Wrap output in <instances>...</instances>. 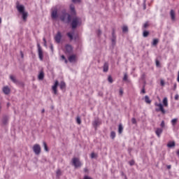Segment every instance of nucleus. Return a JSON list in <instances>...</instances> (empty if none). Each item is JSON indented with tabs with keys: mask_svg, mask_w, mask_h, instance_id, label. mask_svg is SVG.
<instances>
[{
	"mask_svg": "<svg viewBox=\"0 0 179 179\" xmlns=\"http://www.w3.org/2000/svg\"><path fill=\"white\" fill-rule=\"evenodd\" d=\"M38 80H43V79H44V71H41L39 72V74L38 76Z\"/></svg>",
	"mask_w": 179,
	"mask_h": 179,
	"instance_id": "16",
	"label": "nucleus"
},
{
	"mask_svg": "<svg viewBox=\"0 0 179 179\" xmlns=\"http://www.w3.org/2000/svg\"><path fill=\"white\" fill-rule=\"evenodd\" d=\"M99 34H101V31L99 30Z\"/></svg>",
	"mask_w": 179,
	"mask_h": 179,
	"instance_id": "59",
	"label": "nucleus"
},
{
	"mask_svg": "<svg viewBox=\"0 0 179 179\" xmlns=\"http://www.w3.org/2000/svg\"><path fill=\"white\" fill-rule=\"evenodd\" d=\"M113 38H112V43L113 44H115V32L113 31L112 34Z\"/></svg>",
	"mask_w": 179,
	"mask_h": 179,
	"instance_id": "30",
	"label": "nucleus"
},
{
	"mask_svg": "<svg viewBox=\"0 0 179 179\" xmlns=\"http://www.w3.org/2000/svg\"><path fill=\"white\" fill-rule=\"evenodd\" d=\"M51 17L53 20L58 18V8L57 7L52 8Z\"/></svg>",
	"mask_w": 179,
	"mask_h": 179,
	"instance_id": "4",
	"label": "nucleus"
},
{
	"mask_svg": "<svg viewBox=\"0 0 179 179\" xmlns=\"http://www.w3.org/2000/svg\"><path fill=\"white\" fill-rule=\"evenodd\" d=\"M58 85H59V83L58 80H55V84L52 87V90L55 94H58Z\"/></svg>",
	"mask_w": 179,
	"mask_h": 179,
	"instance_id": "8",
	"label": "nucleus"
},
{
	"mask_svg": "<svg viewBox=\"0 0 179 179\" xmlns=\"http://www.w3.org/2000/svg\"><path fill=\"white\" fill-rule=\"evenodd\" d=\"M177 121H178V119L177 118H174L171 120V124L173 125V127H176V124H177Z\"/></svg>",
	"mask_w": 179,
	"mask_h": 179,
	"instance_id": "27",
	"label": "nucleus"
},
{
	"mask_svg": "<svg viewBox=\"0 0 179 179\" xmlns=\"http://www.w3.org/2000/svg\"><path fill=\"white\" fill-rule=\"evenodd\" d=\"M0 110H1V106H0Z\"/></svg>",
	"mask_w": 179,
	"mask_h": 179,
	"instance_id": "61",
	"label": "nucleus"
},
{
	"mask_svg": "<svg viewBox=\"0 0 179 179\" xmlns=\"http://www.w3.org/2000/svg\"><path fill=\"white\" fill-rule=\"evenodd\" d=\"M147 27H149V22H146L143 26V29H147Z\"/></svg>",
	"mask_w": 179,
	"mask_h": 179,
	"instance_id": "35",
	"label": "nucleus"
},
{
	"mask_svg": "<svg viewBox=\"0 0 179 179\" xmlns=\"http://www.w3.org/2000/svg\"><path fill=\"white\" fill-rule=\"evenodd\" d=\"M84 171H85V173H89V169H87V168H85V169H84Z\"/></svg>",
	"mask_w": 179,
	"mask_h": 179,
	"instance_id": "53",
	"label": "nucleus"
},
{
	"mask_svg": "<svg viewBox=\"0 0 179 179\" xmlns=\"http://www.w3.org/2000/svg\"><path fill=\"white\" fill-rule=\"evenodd\" d=\"M163 104H164V107H167V106H169V102H168L167 98H164Z\"/></svg>",
	"mask_w": 179,
	"mask_h": 179,
	"instance_id": "26",
	"label": "nucleus"
},
{
	"mask_svg": "<svg viewBox=\"0 0 179 179\" xmlns=\"http://www.w3.org/2000/svg\"><path fill=\"white\" fill-rule=\"evenodd\" d=\"M10 80H12V82H13V83H17V80H16V77L11 75L10 76Z\"/></svg>",
	"mask_w": 179,
	"mask_h": 179,
	"instance_id": "23",
	"label": "nucleus"
},
{
	"mask_svg": "<svg viewBox=\"0 0 179 179\" xmlns=\"http://www.w3.org/2000/svg\"><path fill=\"white\" fill-rule=\"evenodd\" d=\"M50 48H51V50H52V49H53V47H52V45H51V46H50Z\"/></svg>",
	"mask_w": 179,
	"mask_h": 179,
	"instance_id": "60",
	"label": "nucleus"
},
{
	"mask_svg": "<svg viewBox=\"0 0 179 179\" xmlns=\"http://www.w3.org/2000/svg\"><path fill=\"white\" fill-rule=\"evenodd\" d=\"M143 37H148V36H149V31L144 30L143 32Z\"/></svg>",
	"mask_w": 179,
	"mask_h": 179,
	"instance_id": "31",
	"label": "nucleus"
},
{
	"mask_svg": "<svg viewBox=\"0 0 179 179\" xmlns=\"http://www.w3.org/2000/svg\"><path fill=\"white\" fill-rule=\"evenodd\" d=\"M73 3H80V0H72Z\"/></svg>",
	"mask_w": 179,
	"mask_h": 179,
	"instance_id": "40",
	"label": "nucleus"
},
{
	"mask_svg": "<svg viewBox=\"0 0 179 179\" xmlns=\"http://www.w3.org/2000/svg\"><path fill=\"white\" fill-rule=\"evenodd\" d=\"M167 169H168V170H170V169H171V165H168Z\"/></svg>",
	"mask_w": 179,
	"mask_h": 179,
	"instance_id": "54",
	"label": "nucleus"
},
{
	"mask_svg": "<svg viewBox=\"0 0 179 179\" xmlns=\"http://www.w3.org/2000/svg\"><path fill=\"white\" fill-rule=\"evenodd\" d=\"M33 150H34L35 155H38L41 153V147L38 144H35L33 146Z\"/></svg>",
	"mask_w": 179,
	"mask_h": 179,
	"instance_id": "6",
	"label": "nucleus"
},
{
	"mask_svg": "<svg viewBox=\"0 0 179 179\" xmlns=\"http://www.w3.org/2000/svg\"><path fill=\"white\" fill-rule=\"evenodd\" d=\"M2 91H3V93H4V94L8 95L10 94V88L8 86L3 87Z\"/></svg>",
	"mask_w": 179,
	"mask_h": 179,
	"instance_id": "12",
	"label": "nucleus"
},
{
	"mask_svg": "<svg viewBox=\"0 0 179 179\" xmlns=\"http://www.w3.org/2000/svg\"><path fill=\"white\" fill-rule=\"evenodd\" d=\"M168 148H174V146H176V142L174 141H170L168 144H167Z\"/></svg>",
	"mask_w": 179,
	"mask_h": 179,
	"instance_id": "21",
	"label": "nucleus"
},
{
	"mask_svg": "<svg viewBox=\"0 0 179 179\" xmlns=\"http://www.w3.org/2000/svg\"><path fill=\"white\" fill-rule=\"evenodd\" d=\"M76 122L78 124V125H80L82 124V120H80V117H78L76 119Z\"/></svg>",
	"mask_w": 179,
	"mask_h": 179,
	"instance_id": "34",
	"label": "nucleus"
},
{
	"mask_svg": "<svg viewBox=\"0 0 179 179\" xmlns=\"http://www.w3.org/2000/svg\"><path fill=\"white\" fill-rule=\"evenodd\" d=\"M129 164L131 166H134V164H135V161H134V160H131L130 162H129Z\"/></svg>",
	"mask_w": 179,
	"mask_h": 179,
	"instance_id": "41",
	"label": "nucleus"
},
{
	"mask_svg": "<svg viewBox=\"0 0 179 179\" xmlns=\"http://www.w3.org/2000/svg\"><path fill=\"white\" fill-rule=\"evenodd\" d=\"M123 80H124L125 82L128 80V75L127 73L124 74Z\"/></svg>",
	"mask_w": 179,
	"mask_h": 179,
	"instance_id": "39",
	"label": "nucleus"
},
{
	"mask_svg": "<svg viewBox=\"0 0 179 179\" xmlns=\"http://www.w3.org/2000/svg\"><path fill=\"white\" fill-rule=\"evenodd\" d=\"M20 55H21V58H24V55L23 54V52L20 51Z\"/></svg>",
	"mask_w": 179,
	"mask_h": 179,
	"instance_id": "49",
	"label": "nucleus"
},
{
	"mask_svg": "<svg viewBox=\"0 0 179 179\" xmlns=\"http://www.w3.org/2000/svg\"><path fill=\"white\" fill-rule=\"evenodd\" d=\"M84 179H93V178H92L87 176H85L84 177Z\"/></svg>",
	"mask_w": 179,
	"mask_h": 179,
	"instance_id": "52",
	"label": "nucleus"
},
{
	"mask_svg": "<svg viewBox=\"0 0 179 179\" xmlns=\"http://www.w3.org/2000/svg\"><path fill=\"white\" fill-rule=\"evenodd\" d=\"M72 163L74 167H80V166H82V163L79 160V158L73 157L72 159Z\"/></svg>",
	"mask_w": 179,
	"mask_h": 179,
	"instance_id": "7",
	"label": "nucleus"
},
{
	"mask_svg": "<svg viewBox=\"0 0 179 179\" xmlns=\"http://www.w3.org/2000/svg\"><path fill=\"white\" fill-rule=\"evenodd\" d=\"M94 157H97V155H96L94 152H92L91 159H94Z\"/></svg>",
	"mask_w": 179,
	"mask_h": 179,
	"instance_id": "38",
	"label": "nucleus"
},
{
	"mask_svg": "<svg viewBox=\"0 0 179 179\" xmlns=\"http://www.w3.org/2000/svg\"><path fill=\"white\" fill-rule=\"evenodd\" d=\"M131 122H132V124H136V119H135L134 117H133V118L131 119Z\"/></svg>",
	"mask_w": 179,
	"mask_h": 179,
	"instance_id": "44",
	"label": "nucleus"
},
{
	"mask_svg": "<svg viewBox=\"0 0 179 179\" xmlns=\"http://www.w3.org/2000/svg\"><path fill=\"white\" fill-rule=\"evenodd\" d=\"M158 43H159V39L157 38L153 39V41L152 43V45H157Z\"/></svg>",
	"mask_w": 179,
	"mask_h": 179,
	"instance_id": "29",
	"label": "nucleus"
},
{
	"mask_svg": "<svg viewBox=\"0 0 179 179\" xmlns=\"http://www.w3.org/2000/svg\"><path fill=\"white\" fill-rule=\"evenodd\" d=\"M125 178L127 179V177H125Z\"/></svg>",
	"mask_w": 179,
	"mask_h": 179,
	"instance_id": "62",
	"label": "nucleus"
},
{
	"mask_svg": "<svg viewBox=\"0 0 179 179\" xmlns=\"http://www.w3.org/2000/svg\"><path fill=\"white\" fill-rule=\"evenodd\" d=\"M155 106L159 108H156L155 111H157V113H159V111H161L162 114H166V110H164V108H163V104L155 103Z\"/></svg>",
	"mask_w": 179,
	"mask_h": 179,
	"instance_id": "5",
	"label": "nucleus"
},
{
	"mask_svg": "<svg viewBox=\"0 0 179 179\" xmlns=\"http://www.w3.org/2000/svg\"><path fill=\"white\" fill-rule=\"evenodd\" d=\"M164 127H165L164 120H162V122H161V127L164 128Z\"/></svg>",
	"mask_w": 179,
	"mask_h": 179,
	"instance_id": "42",
	"label": "nucleus"
},
{
	"mask_svg": "<svg viewBox=\"0 0 179 179\" xmlns=\"http://www.w3.org/2000/svg\"><path fill=\"white\" fill-rule=\"evenodd\" d=\"M61 58H62V59H64L66 63L68 62V61H67L66 59L65 58V56H64V55H62V56H61Z\"/></svg>",
	"mask_w": 179,
	"mask_h": 179,
	"instance_id": "45",
	"label": "nucleus"
},
{
	"mask_svg": "<svg viewBox=\"0 0 179 179\" xmlns=\"http://www.w3.org/2000/svg\"><path fill=\"white\" fill-rule=\"evenodd\" d=\"M103 72H108V68H103Z\"/></svg>",
	"mask_w": 179,
	"mask_h": 179,
	"instance_id": "51",
	"label": "nucleus"
},
{
	"mask_svg": "<svg viewBox=\"0 0 179 179\" xmlns=\"http://www.w3.org/2000/svg\"><path fill=\"white\" fill-rule=\"evenodd\" d=\"M119 93H120V96H122V94H124V91L122 90V89L120 90Z\"/></svg>",
	"mask_w": 179,
	"mask_h": 179,
	"instance_id": "46",
	"label": "nucleus"
},
{
	"mask_svg": "<svg viewBox=\"0 0 179 179\" xmlns=\"http://www.w3.org/2000/svg\"><path fill=\"white\" fill-rule=\"evenodd\" d=\"M70 10L71 15H76V11L75 10V6H73V4L70 5Z\"/></svg>",
	"mask_w": 179,
	"mask_h": 179,
	"instance_id": "18",
	"label": "nucleus"
},
{
	"mask_svg": "<svg viewBox=\"0 0 179 179\" xmlns=\"http://www.w3.org/2000/svg\"><path fill=\"white\" fill-rule=\"evenodd\" d=\"M170 15L171 20H176V11H174V10H171Z\"/></svg>",
	"mask_w": 179,
	"mask_h": 179,
	"instance_id": "17",
	"label": "nucleus"
},
{
	"mask_svg": "<svg viewBox=\"0 0 179 179\" xmlns=\"http://www.w3.org/2000/svg\"><path fill=\"white\" fill-rule=\"evenodd\" d=\"M65 87H66V84H65V82L62 81L60 83V89H61V90H64V89H65Z\"/></svg>",
	"mask_w": 179,
	"mask_h": 179,
	"instance_id": "20",
	"label": "nucleus"
},
{
	"mask_svg": "<svg viewBox=\"0 0 179 179\" xmlns=\"http://www.w3.org/2000/svg\"><path fill=\"white\" fill-rule=\"evenodd\" d=\"M65 50H66V52H68V54H71V52H72V45H66Z\"/></svg>",
	"mask_w": 179,
	"mask_h": 179,
	"instance_id": "13",
	"label": "nucleus"
},
{
	"mask_svg": "<svg viewBox=\"0 0 179 179\" xmlns=\"http://www.w3.org/2000/svg\"><path fill=\"white\" fill-rule=\"evenodd\" d=\"M155 134L158 136V138H160V135L163 134V129L157 128L155 131Z\"/></svg>",
	"mask_w": 179,
	"mask_h": 179,
	"instance_id": "15",
	"label": "nucleus"
},
{
	"mask_svg": "<svg viewBox=\"0 0 179 179\" xmlns=\"http://www.w3.org/2000/svg\"><path fill=\"white\" fill-rule=\"evenodd\" d=\"M17 9L20 13H22L23 21L26 22L27 20L28 13L27 12H24V6L17 4Z\"/></svg>",
	"mask_w": 179,
	"mask_h": 179,
	"instance_id": "2",
	"label": "nucleus"
},
{
	"mask_svg": "<svg viewBox=\"0 0 179 179\" xmlns=\"http://www.w3.org/2000/svg\"><path fill=\"white\" fill-rule=\"evenodd\" d=\"M67 36H69L71 41H72V40H73V33L68 32Z\"/></svg>",
	"mask_w": 179,
	"mask_h": 179,
	"instance_id": "25",
	"label": "nucleus"
},
{
	"mask_svg": "<svg viewBox=\"0 0 179 179\" xmlns=\"http://www.w3.org/2000/svg\"><path fill=\"white\" fill-rule=\"evenodd\" d=\"M122 31H123V33H125V32L128 31V27L124 26L122 27Z\"/></svg>",
	"mask_w": 179,
	"mask_h": 179,
	"instance_id": "36",
	"label": "nucleus"
},
{
	"mask_svg": "<svg viewBox=\"0 0 179 179\" xmlns=\"http://www.w3.org/2000/svg\"><path fill=\"white\" fill-rule=\"evenodd\" d=\"M160 85H161V86H164V80H160Z\"/></svg>",
	"mask_w": 179,
	"mask_h": 179,
	"instance_id": "47",
	"label": "nucleus"
},
{
	"mask_svg": "<svg viewBox=\"0 0 179 179\" xmlns=\"http://www.w3.org/2000/svg\"><path fill=\"white\" fill-rule=\"evenodd\" d=\"M2 23V18L0 17V24Z\"/></svg>",
	"mask_w": 179,
	"mask_h": 179,
	"instance_id": "56",
	"label": "nucleus"
},
{
	"mask_svg": "<svg viewBox=\"0 0 179 179\" xmlns=\"http://www.w3.org/2000/svg\"><path fill=\"white\" fill-rule=\"evenodd\" d=\"M145 103H147V104H150V103H152V101L150 100L148 96H145Z\"/></svg>",
	"mask_w": 179,
	"mask_h": 179,
	"instance_id": "24",
	"label": "nucleus"
},
{
	"mask_svg": "<svg viewBox=\"0 0 179 179\" xmlns=\"http://www.w3.org/2000/svg\"><path fill=\"white\" fill-rule=\"evenodd\" d=\"M179 99V95L178 94H176L175 95V100H178Z\"/></svg>",
	"mask_w": 179,
	"mask_h": 179,
	"instance_id": "50",
	"label": "nucleus"
},
{
	"mask_svg": "<svg viewBox=\"0 0 179 179\" xmlns=\"http://www.w3.org/2000/svg\"><path fill=\"white\" fill-rule=\"evenodd\" d=\"M82 23V21L80 20V18L79 17H74L71 22V27L72 29H76L78 26L80 25Z\"/></svg>",
	"mask_w": 179,
	"mask_h": 179,
	"instance_id": "3",
	"label": "nucleus"
},
{
	"mask_svg": "<svg viewBox=\"0 0 179 179\" xmlns=\"http://www.w3.org/2000/svg\"><path fill=\"white\" fill-rule=\"evenodd\" d=\"M122 131H124V127H122V124H119V127H118V132L120 134H122Z\"/></svg>",
	"mask_w": 179,
	"mask_h": 179,
	"instance_id": "22",
	"label": "nucleus"
},
{
	"mask_svg": "<svg viewBox=\"0 0 179 179\" xmlns=\"http://www.w3.org/2000/svg\"><path fill=\"white\" fill-rule=\"evenodd\" d=\"M110 138L112 139H114L115 138V131H111L110 132Z\"/></svg>",
	"mask_w": 179,
	"mask_h": 179,
	"instance_id": "33",
	"label": "nucleus"
},
{
	"mask_svg": "<svg viewBox=\"0 0 179 179\" xmlns=\"http://www.w3.org/2000/svg\"><path fill=\"white\" fill-rule=\"evenodd\" d=\"M92 125L95 128V129H97V127H99V125H101V120H99V119H96L92 122Z\"/></svg>",
	"mask_w": 179,
	"mask_h": 179,
	"instance_id": "11",
	"label": "nucleus"
},
{
	"mask_svg": "<svg viewBox=\"0 0 179 179\" xmlns=\"http://www.w3.org/2000/svg\"><path fill=\"white\" fill-rule=\"evenodd\" d=\"M141 93H143V94H145V93H146V91L145 90V87H143V89L141 90Z\"/></svg>",
	"mask_w": 179,
	"mask_h": 179,
	"instance_id": "43",
	"label": "nucleus"
},
{
	"mask_svg": "<svg viewBox=\"0 0 179 179\" xmlns=\"http://www.w3.org/2000/svg\"><path fill=\"white\" fill-rule=\"evenodd\" d=\"M69 62H76V55H72L69 57Z\"/></svg>",
	"mask_w": 179,
	"mask_h": 179,
	"instance_id": "14",
	"label": "nucleus"
},
{
	"mask_svg": "<svg viewBox=\"0 0 179 179\" xmlns=\"http://www.w3.org/2000/svg\"><path fill=\"white\" fill-rule=\"evenodd\" d=\"M104 68H108V64H107V63L105 64Z\"/></svg>",
	"mask_w": 179,
	"mask_h": 179,
	"instance_id": "55",
	"label": "nucleus"
},
{
	"mask_svg": "<svg viewBox=\"0 0 179 179\" xmlns=\"http://www.w3.org/2000/svg\"><path fill=\"white\" fill-rule=\"evenodd\" d=\"M43 40L44 41V45L47 46V40H45V38H43Z\"/></svg>",
	"mask_w": 179,
	"mask_h": 179,
	"instance_id": "48",
	"label": "nucleus"
},
{
	"mask_svg": "<svg viewBox=\"0 0 179 179\" xmlns=\"http://www.w3.org/2000/svg\"><path fill=\"white\" fill-rule=\"evenodd\" d=\"M62 174V173L61 172V170L60 169H58L57 171H56V176L57 177V178H59V177H61V175Z\"/></svg>",
	"mask_w": 179,
	"mask_h": 179,
	"instance_id": "28",
	"label": "nucleus"
},
{
	"mask_svg": "<svg viewBox=\"0 0 179 179\" xmlns=\"http://www.w3.org/2000/svg\"><path fill=\"white\" fill-rule=\"evenodd\" d=\"M60 20L64 23H70L71 20H72V17L66 11L62 10Z\"/></svg>",
	"mask_w": 179,
	"mask_h": 179,
	"instance_id": "1",
	"label": "nucleus"
},
{
	"mask_svg": "<svg viewBox=\"0 0 179 179\" xmlns=\"http://www.w3.org/2000/svg\"><path fill=\"white\" fill-rule=\"evenodd\" d=\"M43 146H44V150L45 152H48V146H47V143L43 142Z\"/></svg>",
	"mask_w": 179,
	"mask_h": 179,
	"instance_id": "32",
	"label": "nucleus"
},
{
	"mask_svg": "<svg viewBox=\"0 0 179 179\" xmlns=\"http://www.w3.org/2000/svg\"><path fill=\"white\" fill-rule=\"evenodd\" d=\"M160 59H162L161 57H157L155 59V64L157 68L160 67Z\"/></svg>",
	"mask_w": 179,
	"mask_h": 179,
	"instance_id": "19",
	"label": "nucleus"
},
{
	"mask_svg": "<svg viewBox=\"0 0 179 179\" xmlns=\"http://www.w3.org/2000/svg\"><path fill=\"white\" fill-rule=\"evenodd\" d=\"M61 38H62V35L61 34L60 31H58L57 34L55 36V40L56 43L59 44V43H61Z\"/></svg>",
	"mask_w": 179,
	"mask_h": 179,
	"instance_id": "9",
	"label": "nucleus"
},
{
	"mask_svg": "<svg viewBox=\"0 0 179 179\" xmlns=\"http://www.w3.org/2000/svg\"><path fill=\"white\" fill-rule=\"evenodd\" d=\"M38 57L41 61H43V50H41V47L40 44H38Z\"/></svg>",
	"mask_w": 179,
	"mask_h": 179,
	"instance_id": "10",
	"label": "nucleus"
},
{
	"mask_svg": "<svg viewBox=\"0 0 179 179\" xmlns=\"http://www.w3.org/2000/svg\"><path fill=\"white\" fill-rule=\"evenodd\" d=\"M178 13H179V10H178Z\"/></svg>",
	"mask_w": 179,
	"mask_h": 179,
	"instance_id": "63",
	"label": "nucleus"
},
{
	"mask_svg": "<svg viewBox=\"0 0 179 179\" xmlns=\"http://www.w3.org/2000/svg\"><path fill=\"white\" fill-rule=\"evenodd\" d=\"M108 80L109 83H113V77H111V76H109L108 78Z\"/></svg>",
	"mask_w": 179,
	"mask_h": 179,
	"instance_id": "37",
	"label": "nucleus"
},
{
	"mask_svg": "<svg viewBox=\"0 0 179 179\" xmlns=\"http://www.w3.org/2000/svg\"><path fill=\"white\" fill-rule=\"evenodd\" d=\"M45 112V110L43 109L42 110V113H44Z\"/></svg>",
	"mask_w": 179,
	"mask_h": 179,
	"instance_id": "58",
	"label": "nucleus"
},
{
	"mask_svg": "<svg viewBox=\"0 0 179 179\" xmlns=\"http://www.w3.org/2000/svg\"><path fill=\"white\" fill-rule=\"evenodd\" d=\"M177 81L179 83V76H178Z\"/></svg>",
	"mask_w": 179,
	"mask_h": 179,
	"instance_id": "57",
	"label": "nucleus"
}]
</instances>
